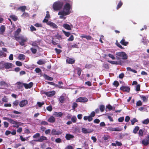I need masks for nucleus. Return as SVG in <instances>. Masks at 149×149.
<instances>
[{"mask_svg": "<svg viewBox=\"0 0 149 149\" xmlns=\"http://www.w3.org/2000/svg\"><path fill=\"white\" fill-rule=\"evenodd\" d=\"M4 68V62L1 61L0 62V69Z\"/></svg>", "mask_w": 149, "mask_h": 149, "instance_id": "nucleus-51", "label": "nucleus"}, {"mask_svg": "<svg viewBox=\"0 0 149 149\" xmlns=\"http://www.w3.org/2000/svg\"><path fill=\"white\" fill-rule=\"evenodd\" d=\"M55 118L52 116H51L48 119V121L51 123H53L55 121Z\"/></svg>", "mask_w": 149, "mask_h": 149, "instance_id": "nucleus-29", "label": "nucleus"}, {"mask_svg": "<svg viewBox=\"0 0 149 149\" xmlns=\"http://www.w3.org/2000/svg\"><path fill=\"white\" fill-rule=\"evenodd\" d=\"M77 118L76 116H73L71 118V120L73 123H75L77 121Z\"/></svg>", "mask_w": 149, "mask_h": 149, "instance_id": "nucleus-42", "label": "nucleus"}, {"mask_svg": "<svg viewBox=\"0 0 149 149\" xmlns=\"http://www.w3.org/2000/svg\"><path fill=\"white\" fill-rule=\"evenodd\" d=\"M65 149H73V148L72 146L70 145H69L66 146Z\"/></svg>", "mask_w": 149, "mask_h": 149, "instance_id": "nucleus-64", "label": "nucleus"}, {"mask_svg": "<svg viewBox=\"0 0 149 149\" xmlns=\"http://www.w3.org/2000/svg\"><path fill=\"white\" fill-rule=\"evenodd\" d=\"M5 29V27L4 26H2L0 27V34H2L4 32Z\"/></svg>", "mask_w": 149, "mask_h": 149, "instance_id": "nucleus-27", "label": "nucleus"}, {"mask_svg": "<svg viewBox=\"0 0 149 149\" xmlns=\"http://www.w3.org/2000/svg\"><path fill=\"white\" fill-rule=\"evenodd\" d=\"M142 143L145 146H147L149 144V135L146 138L142 141Z\"/></svg>", "mask_w": 149, "mask_h": 149, "instance_id": "nucleus-9", "label": "nucleus"}, {"mask_svg": "<svg viewBox=\"0 0 149 149\" xmlns=\"http://www.w3.org/2000/svg\"><path fill=\"white\" fill-rule=\"evenodd\" d=\"M47 140V138L44 136H40L38 140H35L36 141L42 142L44 141Z\"/></svg>", "mask_w": 149, "mask_h": 149, "instance_id": "nucleus-19", "label": "nucleus"}, {"mask_svg": "<svg viewBox=\"0 0 149 149\" xmlns=\"http://www.w3.org/2000/svg\"><path fill=\"white\" fill-rule=\"evenodd\" d=\"M140 86L139 84L137 85H136V86L135 87V90L137 91H140Z\"/></svg>", "mask_w": 149, "mask_h": 149, "instance_id": "nucleus-43", "label": "nucleus"}, {"mask_svg": "<svg viewBox=\"0 0 149 149\" xmlns=\"http://www.w3.org/2000/svg\"><path fill=\"white\" fill-rule=\"evenodd\" d=\"M55 92L53 91H48L44 92V94L46 95L47 96L51 97L54 95L55 94Z\"/></svg>", "mask_w": 149, "mask_h": 149, "instance_id": "nucleus-10", "label": "nucleus"}, {"mask_svg": "<svg viewBox=\"0 0 149 149\" xmlns=\"http://www.w3.org/2000/svg\"><path fill=\"white\" fill-rule=\"evenodd\" d=\"M40 124L43 125H48V123L45 121H41L40 122Z\"/></svg>", "mask_w": 149, "mask_h": 149, "instance_id": "nucleus-55", "label": "nucleus"}, {"mask_svg": "<svg viewBox=\"0 0 149 149\" xmlns=\"http://www.w3.org/2000/svg\"><path fill=\"white\" fill-rule=\"evenodd\" d=\"M47 24L53 28L57 29L58 28V26L56 24L51 21L48 22Z\"/></svg>", "mask_w": 149, "mask_h": 149, "instance_id": "nucleus-15", "label": "nucleus"}, {"mask_svg": "<svg viewBox=\"0 0 149 149\" xmlns=\"http://www.w3.org/2000/svg\"><path fill=\"white\" fill-rule=\"evenodd\" d=\"M109 62L112 64H114L116 65H122L123 63V62L121 61H108Z\"/></svg>", "mask_w": 149, "mask_h": 149, "instance_id": "nucleus-16", "label": "nucleus"}, {"mask_svg": "<svg viewBox=\"0 0 149 149\" xmlns=\"http://www.w3.org/2000/svg\"><path fill=\"white\" fill-rule=\"evenodd\" d=\"M121 44L124 45L126 46L128 43L127 42H125L124 38H123L120 41Z\"/></svg>", "mask_w": 149, "mask_h": 149, "instance_id": "nucleus-26", "label": "nucleus"}, {"mask_svg": "<svg viewBox=\"0 0 149 149\" xmlns=\"http://www.w3.org/2000/svg\"><path fill=\"white\" fill-rule=\"evenodd\" d=\"M63 32L65 35L67 37H68L70 35V33L69 32H66L64 30H63Z\"/></svg>", "mask_w": 149, "mask_h": 149, "instance_id": "nucleus-46", "label": "nucleus"}, {"mask_svg": "<svg viewBox=\"0 0 149 149\" xmlns=\"http://www.w3.org/2000/svg\"><path fill=\"white\" fill-rule=\"evenodd\" d=\"M10 17L15 21H16L17 19V17L14 15H11L10 16Z\"/></svg>", "mask_w": 149, "mask_h": 149, "instance_id": "nucleus-32", "label": "nucleus"}, {"mask_svg": "<svg viewBox=\"0 0 149 149\" xmlns=\"http://www.w3.org/2000/svg\"><path fill=\"white\" fill-rule=\"evenodd\" d=\"M65 100V98L64 96H61L60 97L59 101L61 103H63Z\"/></svg>", "mask_w": 149, "mask_h": 149, "instance_id": "nucleus-33", "label": "nucleus"}, {"mask_svg": "<svg viewBox=\"0 0 149 149\" xmlns=\"http://www.w3.org/2000/svg\"><path fill=\"white\" fill-rule=\"evenodd\" d=\"M136 105L138 106H140L142 105L141 102L140 100L137 101L136 103Z\"/></svg>", "mask_w": 149, "mask_h": 149, "instance_id": "nucleus-49", "label": "nucleus"}, {"mask_svg": "<svg viewBox=\"0 0 149 149\" xmlns=\"http://www.w3.org/2000/svg\"><path fill=\"white\" fill-rule=\"evenodd\" d=\"M81 131L84 134H87L92 132L93 131V130L91 129L82 128L81 129Z\"/></svg>", "mask_w": 149, "mask_h": 149, "instance_id": "nucleus-8", "label": "nucleus"}, {"mask_svg": "<svg viewBox=\"0 0 149 149\" xmlns=\"http://www.w3.org/2000/svg\"><path fill=\"white\" fill-rule=\"evenodd\" d=\"M0 85L1 86H3L6 87H8L10 86V84L6 83L5 82L2 81L0 82Z\"/></svg>", "mask_w": 149, "mask_h": 149, "instance_id": "nucleus-20", "label": "nucleus"}, {"mask_svg": "<svg viewBox=\"0 0 149 149\" xmlns=\"http://www.w3.org/2000/svg\"><path fill=\"white\" fill-rule=\"evenodd\" d=\"M131 121L132 123V125H133L136 122H138L136 118H134L132 120H131Z\"/></svg>", "mask_w": 149, "mask_h": 149, "instance_id": "nucleus-44", "label": "nucleus"}, {"mask_svg": "<svg viewBox=\"0 0 149 149\" xmlns=\"http://www.w3.org/2000/svg\"><path fill=\"white\" fill-rule=\"evenodd\" d=\"M30 44L34 46H35V47L37 46V43L36 41L33 42H31L30 43Z\"/></svg>", "mask_w": 149, "mask_h": 149, "instance_id": "nucleus-48", "label": "nucleus"}, {"mask_svg": "<svg viewBox=\"0 0 149 149\" xmlns=\"http://www.w3.org/2000/svg\"><path fill=\"white\" fill-rule=\"evenodd\" d=\"M54 116L57 117H61L63 115V113L62 112H55L54 114Z\"/></svg>", "mask_w": 149, "mask_h": 149, "instance_id": "nucleus-22", "label": "nucleus"}, {"mask_svg": "<svg viewBox=\"0 0 149 149\" xmlns=\"http://www.w3.org/2000/svg\"><path fill=\"white\" fill-rule=\"evenodd\" d=\"M116 55L120 57L123 59L126 60L127 58V55L124 52H117Z\"/></svg>", "mask_w": 149, "mask_h": 149, "instance_id": "nucleus-4", "label": "nucleus"}, {"mask_svg": "<svg viewBox=\"0 0 149 149\" xmlns=\"http://www.w3.org/2000/svg\"><path fill=\"white\" fill-rule=\"evenodd\" d=\"M66 62L68 63L72 64L75 62V60L73 59L68 58L66 60Z\"/></svg>", "mask_w": 149, "mask_h": 149, "instance_id": "nucleus-23", "label": "nucleus"}, {"mask_svg": "<svg viewBox=\"0 0 149 149\" xmlns=\"http://www.w3.org/2000/svg\"><path fill=\"white\" fill-rule=\"evenodd\" d=\"M16 40L19 42V44L21 46L25 45V42H26L28 39L27 38L23 36L16 37Z\"/></svg>", "mask_w": 149, "mask_h": 149, "instance_id": "nucleus-2", "label": "nucleus"}, {"mask_svg": "<svg viewBox=\"0 0 149 149\" xmlns=\"http://www.w3.org/2000/svg\"><path fill=\"white\" fill-rule=\"evenodd\" d=\"M143 131L141 129H140L139 132V136H142L143 135Z\"/></svg>", "mask_w": 149, "mask_h": 149, "instance_id": "nucleus-58", "label": "nucleus"}, {"mask_svg": "<svg viewBox=\"0 0 149 149\" xmlns=\"http://www.w3.org/2000/svg\"><path fill=\"white\" fill-rule=\"evenodd\" d=\"M74 39V36L72 35H71L70 37L68 39V41H72Z\"/></svg>", "mask_w": 149, "mask_h": 149, "instance_id": "nucleus-59", "label": "nucleus"}, {"mask_svg": "<svg viewBox=\"0 0 149 149\" xmlns=\"http://www.w3.org/2000/svg\"><path fill=\"white\" fill-rule=\"evenodd\" d=\"M106 108L110 110H114L115 109V107H113L110 104H109L108 106H106Z\"/></svg>", "mask_w": 149, "mask_h": 149, "instance_id": "nucleus-28", "label": "nucleus"}, {"mask_svg": "<svg viewBox=\"0 0 149 149\" xmlns=\"http://www.w3.org/2000/svg\"><path fill=\"white\" fill-rule=\"evenodd\" d=\"M33 83L32 82L29 83V84L24 83L23 86L26 89L30 88L33 86Z\"/></svg>", "mask_w": 149, "mask_h": 149, "instance_id": "nucleus-13", "label": "nucleus"}, {"mask_svg": "<svg viewBox=\"0 0 149 149\" xmlns=\"http://www.w3.org/2000/svg\"><path fill=\"white\" fill-rule=\"evenodd\" d=\"M62 132L61 131H57L55 129H53L51 131V134L54 135H59L61 134Z\"/></svg>", "mask_w": 149, "mask_h": 149, "instance_id": "nucleus-11", "label": "nucleus"}, {"mask_svg": "<svg viewBox=\"0 0 149 149\" xmlns=\"http://www.w3.org/2000/svg\"><path fill=\"white\" fill-rule=\"evenodd\" d=\"M120 89L123 91L129 92L130 90V88L128 86H122L120 88Z\"/></svg>", "mask_w": 149, "mask_h": 149, "instance_id": "nucleus-17", "label": "nucleus"}, {"mask_svg": "<svg viewBox=\"0 0 149 149\" xmlns=\"http://www.w3.org/2000/svg\"><path fill=\"white\" fill-rule=\"evenodd\" d=\"M23 84L22 82H17L16 84L17 85V88L20 89L22 88L23 87Z\"/></svg>", "mask_w": 149, "mask_h": 149, "instance_id": "nucleus-24", "label": "nucleus"}, {"mask_svg": "<svg viewBox=\"0 0 149 149\" xmlns=\"http://www.w3.org/2000/svg\"><path fill=\"white\" fill-rule=\"evenodd\" d=\"M26 8V6H22L19 7L18 9L22 11H24Z\"/></svg>", "mask_w": 149, "mask_h": 149, "instance_id": "nucleus-35", "label": "nucleus"}, {"mask_svg": "<svg viewBox=\"0 0 149 149\" xmlns=\"http://www.w3.org/2000/svg\"><path fill=\"white\" fill-rule=\"evenodd\" d=\"M6 54L3 53L2 51H0V56H6Z\"/></svg>", "mask_w": 149, "mask_h": 149, "instance_id": "nucleus-47", "label": "nucleus"}, {"mask_svg": "<svg viewBox=\"0 0 149 149\" xmlns=\"http://www.w3.org/2000/svg\"><path fill=\"white\" fill-rule=\"evenodd\" d=\"M78 45L77 44H74L73 45H72L71 46H69L68 47L70 49H71V48H77Z\"/></svg>", "mask_w": 149, "mask_h": 149, "instance_id": "nucleus-36", "label": "nucleus"}, {"mask_svg": "<svg viewBox=\"0 0 149 149\" xmlns=\"http://www.w3.org/2000/svg\"><path fill=\"white\" fill-rule=\"evenodd\" d=\"M39 65H42L46 63V61L44 60H39L37 62Z\"/></svg>", "mask_w": 149, "mask_h": 149, "instance_id": "nucleus-30", "label": "nucleus"}, {"mask_svg": "<svg viewBox=\"0 0 149 149\" xmlns=\"http://www.w3.org/2000/svg\"><path fill=\"white\" fill-rule=\"evenodd\" d=\"M31 51L32 52L33 54H35L37 50L35 49L31 48Z\"/></svg>", "mask_w": 149, "mask_h": 149, "instance_id": "nucleus-60", "label": "nucleus"}, {"mask_svg": "<svg viewBox=\"0 0 149 149\" xmlns=\"http://www.w3.org/2000/svg\"><path fill=\"white\" fill-rule=\"evenodd\" d=\"M141 97V98L142 99L143 102H146L147 101V99H147L148 97H147L144 96H142Z\"/></svg>", "mask_w": 149, "mask_h": 149, "instance_id": "nucleus-40", "label": "nucleus"}, {"mask_svg": "<svg viewBox=\"0 0 149 149\" xmlns=\"http://www.w3.org/2000/svg\"><path fill=\"white\" fill-rule=\"evenodd\" d=\"M62 5V3L60 2H56L53 4V8L54 10H58L61 8Z\"/></svg>", "mask_w": 149, "mask_h": 149, "instance_id": "nucleus-3", "label": "nucleus"}, {"mask_svg": "<svg viewBox=\"0 0 149 149\" xmlns=\"http://www.w3.org/2000/svg\"><path fill=\"white\" fill-rule=\"evenodd\" d=\"M30 29L31 31H36V28L33 26L31 25L30 27Z\"/></svg>", "mask_w": 149, "mask_h": 149, "instance_id": "nucleus-53", "label": "nucleus"}, {"mask_svg": "<svg viewBox=\"0 0 149 149\" xmlns=\"http://www.w3.org/2000/svg\"><path fill=\"white\" fill-rule=\"evenodd\" d=\"M122 129L119 127L112 128L109 127L107 130L110 132L112 131H120L122 130Z\"/></svg>", "mask_w": 149, "mask_h": 149, "instance_id": "nucleus-7", "label": "nucleus"}, {"mask_svg": "<svg viewBox=\"0 0 149 149\" xmlns=\"http://www.w3.org/2000/svg\"><path fill=\"white\" fill-rule=\"evenodd\" d=\"M71 10L72 7L70 4L66 3L64 6L62 10L60 11L58 13V15H60V18L65 19L66 18L65 16L69 15L71 12Z\"/></svg>", "mask_w": 149, "mask_h": 149, "instance_id": "nucleus-1", "label": "nucleus"}, {"mask_svg": "<svg viewBox=\"0 0 149 149\" xmlns=\"http://www.w3.org/2000/svg\"><path fill=\"white\" fill-rule=\"evenodd\" d=\"M55 50L56 52L57 53V54H58L60 53L62 51L61 50L59 49H58L57 48H55Z\"/></svg>", "mask_w": 149, "mask_h": 149, "instance_id": "nucleus-62", "label": "nucleus"}, {"mask_svg": "<svg viewBox=\"0 0 149 149\" xmlns=\"http://www.w3.org/2000/svg\"><path fill=\"white\" fill-rule=\"evenodd\" d=\"M25 56L23 54H20L19 55L18 58V59L20 60H23L25 59Z\"/></svg>", "mask_w": 149, "mask_h": 149, "instance_id": "nucleus-25", "label": "nucleus"}, {"mask_svg": "<svg viewBox=\"0 0 149 149\" xmlns=\"http://www.w3.org/2000/svg\"><path fill=\"white\" fill-rule=\"evenodd\" d=\"M139 129V127L138 126H136L133 130V132L134 134L136 133Z\"/></svg>", "mask_w": 149, "mask_h": 149, "instance_id": "nucleus-38", "label": "nucleus"}, {"mask_svg": "<svg viewBox=\"0 0 149 149\" xmlns=\"http://www.w3.org/2000/svg\"><path fill=\"white\" fill-rule=\"evenodd\" d=\"M28 104V101L26 100L21 101L19 103V105L20 107H23Z\"/></svg>", "mask_w": 149, "mask_h": 149, "instance_id": "nucleus-14", "label": "nucleus"}, {"mask_svg": "<svg viewBox=\"0 0 149 149\" xmlns=\"http://www.w3.org/2000/svg\"><path fill=\"white\" fill-rule=\"evenodd\" d=\"M77 106V104L75 102L73 103L72 107L73 109H74Z\"/></svg>", "mask_w": 149, "mask_h": 149, "instance_id": "nucleus-50", "label": "nucleus"}, {"mask_svg": "<svg viewBox=\"0 0 149 149\" xmlns=\"http://www.w3.org/2000/svg\"><path fill=\"white\" fill-rule=\"evenodd\" d=\"M77 74L79 76H80L81 74V69L79 68H77Z\"/></svg>", "mask_w": 149, "mask_h": 149, "instance_id": "nucleus-54", "label": "nucleus"}, {"mask_svg": "<svg viewBox=\"0 0 149 149\" xmlns=\"http://www.w3.org/2000/svg\"><path fill=\"white\" fill-rule=\"evenodd\" d=\"M88 101V99L86 97H80L77 99L76 102H81L85 103L87 102Z\"/></svg>", "mask_w": 149, "mask_h": 149, "instance_id": "nucleus-6", "label": "nucleus"}, {"mask_svg": "<svg viewBox=\"0 0 149 149\" xmlns=\"http://www.w3.org/2000/svg\"><path fill=\"white\" fill-rule=\"evenodd\" d=\"M149 123V119H146L142 121L143 124H147Z\"/></svg>", "mask_w": 149, "mask_h": 149, "instance_id": "nucleus-39", "label": "nucleus"}, {"mask_svg": "<svg viewBox=\"0 0 149 149\" xmlns=\"http://www.w3.org/2000/svg\"><path fill=\"white\" fill-rule=\"evenodd\" d=\"M15 63L16 65L18 66H21L22 65V63L19 61H16V62Z\"/></svg>", "mask_w": 149, "mask_h": 149, "instance_id": "nucleus-41", "label": "nucleus"}, {"mask_svg": "<svg viewBox=\"0 0 149 149\" xmlns=\"http://www.w3.org/2000/svg\"><path fill=\"white\" fill-rule=\"evenodd\" d=\"M9 123L12 124H13V127H16L17 128H18L19 126L21 125L22 124V123L21 122L16 121L12 119H11Z\"/></svg>", "mask_w": 149, "mask_h": 149, "instance_id": "nucleus-5", "label": "nucleus"}, {"mask_svg": "<svg viewBox=\"0 0 149 149\" xmlns=\"http://www.w3.org/2000/svg\"><path fill=\"white\" fill-rule=\"evenodd\" d=\"M142 42L145 45L147 44L149 42L148 40L146 39L145 38H142Z\"/></svg>", "mask_w": 149, "mask_h": 149, "instance_id": "nucleus-31", "label": "nucleus"}, {"mask_svg": "<svg viewBox=\"0 0 149 149\" xmlns=\"http://www.w3.org/2000/svg\"><path fill=\"white\" fill-rule=\"evenodd\" d=\"M40 136V134L39 133H37L33 136V137L36 138L39 137Z\"/></svg>", "mask_w": 149, "mask_h": 149, "instance_id": "nucleus-52", "label": "nucleus"}, {"mask_svg": "<svg viewBox=\"0 0 149 149\" xmlns=\"http://www.w3.org/2000/svg\"><path fill=\"white\" fill-rule=\"evenodd\" d=\"M113 85L116 87H117L119 85V83L117 81H115L113 83Z\"/></svg>", "mask_w": 149, "mask_h": 149, "instance_id": "nucleus-56", "label": "nucleus"}, {"mask_svg": "<svg viewBox=\"0 0 149 149\" xmlns=\"http://www.w3.org/2000/svg\"><path fill=\"white\" fill-rule=\"evenodd\" d=\"M37 104L38 105L39 107H42V105L44 104V103L43 102H37Z\"/></svg>", "mask_w": 149, "mask_h": 149, "instance_id": "nucleus-45", "label": "nucleus"}, {"mask_svg": "<svg viewBox=\"0 0 149 149\" xmlns=\"http://www.w3.org/2000/svg\"><path fill=\"white\" fill-rule=\"evenodd\" d=\"M63 26L65 29L68 30H71L72 28L73 27L72 25L71 24L70 25L69 24H64L63 25Z\"/></svg>", "mask_w": 149, "mask_h": 149, "instance_id": "nucleus-18", "label": "nucleus"}, {"mask_svg": "<svg viewBox=\"0 0 149 149\" xmlns=\"http://www.w3.org/2000/svg\"><path fill=\"white\" fill-rule=\"evenodd\" d=\"M122 3L121 1L120 2L118 3V5L117 6V9H118V8H120L122 6Z\"/></svg>", "mask_w": 149, "mask_h": 149, "instance_id": "nucleus-61", "label": "nucleus"}, {"mask_svg": "<svg viewBox=\"0 0 149 149\" xmlns=\"http://www.w3.org/2000/svg\"><path fill=\"white\" fill-rule=\"evenodd\" d=\"M13 65L12 63H5L4 62V68L6 69H9L12 67Z\"/></svg>", "mask_w": 149, "mask_h": 149, "instance_id": "nucleus-12", "label": "nucleus"}, {"mask_svg": "<svg viewBox=\"0 0 149 149\" xmlns=\"http://www.w3.org/2000/svg\"><path fill=\"white\" fill-rule=\"evenodd\" d=\"M100 109L101 112H103L104 110L105 106L103 105H100Z\"/></svg>", "mask_w": 149, "mask_h": 149, "instance_id": "nucleus-37", "label": "nucleus"}, {"mask_svg": "<svg viewBox=\"0 0 149 149\" xmlns=\"http://www.w3.org/2000/svg\"><path fill=\"white\" fill-rule=\"evenodd\" d=\"M21 29L20 28H18L15 33V36L16 38V36H17L19 33L21 32Z\"/></svg>", "mask_w": 149, "mask_h": 149, "instance_id": "nucleus-34", "label": "nucleus"}, {"mask_svg": "<svg viewBox=\"0 0 149 149\" xmlns=\"http://www.w3.org/2000/svg\"><path fill=\"white\" fill-rule=\"evenodd\" d=\"M74 137V136L73 135L69 134H66L65 138L67 140H70L71 139L73 138Z\"/></svg>", "mask_w": 149, "mask_h": 149, "instance_id": "nucleus-21", "label": "nucleus"}, {"mask_svg": "<svg viewBox=\"0 0 149 149\" xmlns=\"http://www.w3.org/2000/svg\"><path fill=\"white\" fill-rule=\"evenodd\" d=\"M4 126L5 127L7 128L8 127L9 125V124L8 123L6 122H3Z\"/></svg>", "mask_w": 149, "mask_h": 149, "instance_id": "nucleus-57", "label": "nucleus"}, {"mask_svg": "<svg viewBox=\"0 0 149 149\" xmlns=\"http://www.w3.org/2000/svg\"><path fill=\"white\" fill-rule=\"evenodd\" d=\"M109 137L110 136H105L103 137V139L104 140L106 141L109 139Z\"/></svg>", "mask_w": 149, "mask_h": 149, "instance_id": "nucleus-63", "label": "nucleus"}]
</instances>
